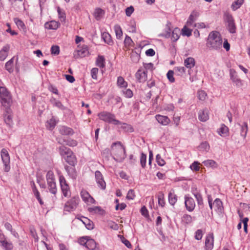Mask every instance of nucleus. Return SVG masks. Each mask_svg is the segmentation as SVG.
Masks as SVG:
<instances>
[{
  "instance_id": "f257e3e1",
  "label": "nucleus",
  "mask_w": 250,
  "mask_h": 250,
  "mask_svg": "<svg viewBox=\"0 0 250 250\" xmlns=\"http://www.w3.org/2000/svg\"><path fill=\"white\" fill-rule=\"evenodd\" d=\"M111 155L117 162H122L126 157L125 147L121 142L113 143L111 146Z\"/></svg>"
},
{
  "instance_id": "f03ea898",
  "label": "nucleus",
  "mask_w": 250,
  "mask_h": 250,
  "mask_svg": "<svg viewBox=\"0 0 250 250\" xmlns=\"http://www.w3.org/2000/svg\"><path fill=\"white\" fill-rule=\"evenodd\" d=\"M210 50H219L222 46V39L220 34L216 31L211 32L208 36L207 43Z\"/></svg>"
},
{
  "instance_id": "7ed1b4c3",
  "label": "nucleus",
  "mask_w": 250,
  "mask_h": 250,
  "mask_svg": "<svg viewBox=\"0 0 250 250\" xmlns=\"http://www.w3.org/2000/svg\"><path fill=\"white\" fill-rule=\"evenodd\" d=\"M98 116L100 120L109 124H112L114 125L121 124L119 120L116 119L115 115L110 112L103 111L99 113Z\"/></svg>"
},
{
  "instance_id": "20e7f679",
  "label": "nucleus",
  "mask_w": 250,
  "mask_h": 250,
  "mask_svg": "<svg viewBox=\"0 0 250 250\" xmlns=\"http://www.w3.org/2000/svg\"><path fill=\"white\" fill-rule=\"evenodd\" d=\"M62 145L59 148L60 154L65 158L68 163L70 165L73 164L75 161V158L72 151L70 149L65 146L64 145Z\"/></svg>"
},
{
  "instance_id": "39448f33",
  "label": "nucleus",
  "mask_w": 250,
  "mask_h": 250,
  "mask_svg": "<svg viewBox=\"0 0 250 250\" xmlns=\"http://www.w3.org/2000/svg\"><path fill=\"white\" fill-rule=\"evenodd\" d=\"M0 98L1 104L3 106H9L11 101V96L4 86H0Z\"/></svg>"
},
{
  "instance_id": "423d86ee",
  "label": "nucleus",
  "mask_w": 250,
  "mask_h": 250,
  "mask_svg": "<svg viewBox=\"0 0 250 250\" xmlns=\"http://www.w3.org/2000/svg\"><path fill=\"white\" fill-rule=\"evenodd\" d=\"M0 155L4 167V170L5 172H8L10 169V156L7 149L2 148L0 152Z\"/></svg>"
},
{
  "instance_id": "0eeeda50",
  "label": "nucleus",
  "mask_w": 250,
  "mask_h": 250,
  "mask_svg": "<svg viewBox=\"0 0 250 250\" xmlns=\"http://www.w3.org/2000/svg\"><path fill=\"white\" fill-rule=\"evenodd\" d=\"M225 20L227 23V28L229 32L231 33H235L236 26L232 15L229 13L225 14Z\"/></svg>"
},
{
  "instance_id": "6e6552de",
  "label": "nucleus",
  "mask_w": 250,
  "mask_h": 250,
  "mask_svg": "<svg viewBox=\"0 0 250 250\" xmlns=\"http://www.w3.org/2000/svg\"><path fill=\"white\" fill-rule=\"evenodd\" d=\"M59 181L63 196L65 197L69 196L70 195V191L69 187L67 184L65 179L63 176L61 175L59 177Z\"/></svg>"
},
{
  "instance_id": "1a4fd4ad",
  "label": "nucleus",
  "mask_w": 250,
  "mask_h": 250,
  "mask_svg": "<svg viewBox=\"0 0 250 250\" xmlns=\"http://www.w3.org/2000/svg\"><path fill=\"white\" fill-rule=\"evenodd\" d=\"M199 15L200 13L199 11L197 10L192 11L187 21V25L189 27L193 28L196 27V24L195 22L197 20Z\"/></svg>"
},
{
  "instance_id": "9d476101",
  "label": "nucleus",
  "mask_w": 250,
  "mask_h": 250,
  "mask_svg": "<svg viewBox=\"0 0 250 250\" xmlns=\"http://www.w3.org/2000/svg\"><path fill=\"white\" fill-rule=\"evenodd\" d=\"M79 204V198L74 197L67 201L64 206V209L67 211H71L74 210Z\"/></svg>"
},
{
  "instance_id": "9b49d317",
  "label": "nucleus",
  "mask_w": 250,
  "mask_h": 250,
  "mask_svg": "<svg viewBox=\"0 0 250 250\" xmlns=\"http://www.w3.org/2000/svg\"><path fill=\"white\" fill-rule=\"evenodd\" d=\"M78 49L74 53V57L83 58L88 55L89 51L87 45H83L82 46H78Z\"/></svg>"
},
{
  "instance_id": "f8f14e48",
  "label": "nucleus",
  "mask_w": 250,
  "mask_h": 250,
  "mask_svg": "<svg viewBox=\"0 0 250 250\" xmlns=\"http://www.w3.org/2000/svg\"><path fill=\"white\" fill-rule=\"evenodd\" d=\"M184 199L186 209L189 212L192 211L195 207L194 199L188 194L185 195Z\"/></svg>"
},
{
  "instance_id": "ddd939ff",
  "label": "nucleus",
  "mask_w": 250,
  "mask_h": 250,
  "mask_svg": "<svg viewBox=\"0 0 250 250\" xmlns=\"http://www.w3.org/2000/svg\"><path fill=\"white\" fill-rule=\"evenodd\" d=\"M5 109L3 113L4 121L5 124L11 127L13 125L12 116L11 114V110L9 106H5Z\"/></svg>"
},
{
  "instance_id": "4468645a",
  "label": "nucleus",
  "mask_w": 250,
  "mask_h": 250,
  "mask_svg": "<svg viewBox=\"0 0 250 250\" xmlns=\"http://www.w3.org/2000/svg\"><path fill=\"white\" fill-rule=\"evenodd\" d=\"M81 196L83 201L87 205L95 204V200L86 190L83 189L81 192Z\"/></svg>"
},
{
  "instance_id": "2eb2a0df",
  "label": "nucleus",
  "mask_w": 250,
  "mask_h": 250,
  "mask_svg": "<svg viewBox=\"0 0 250 250\" xmlns=\"http://www.w3.org/2000/svg\"><path fill=\"white\" fill-rule=\"evenodd\" d=\"M147 71H145L143 67H141L136 73V78L140 83H144L147 80Z\"/></svg>"
},
{
  "instance_id": "dca6fc26",
  "label": "nucleus",
  "mask_w": 250,
  "mask_h": 250,
  "mask_svg": "<svg viewBox=\"0 0 250 250\" xmlns=\"http://www.w3.org/2000/svg\"><path fill=\"white\" fill-rule=\"evenodd\" d=\"M95 176L96 182L99 187L102 189H104L106 188V184L103 179L101 172L99 170L96 171Z\"/></svg>"
},
{
  "instance_id": "f3484780",
  "label": "nucleus",
  "mask_w": 250,
  "mask_h": 250,
  "mask_svg": "<svg viewBox=\"0 0 250 250\" xmlns=\"http://www.w3.org/2000/svg\"><path fill=\"white\" fill-rule=\"evenodd\" d=\"M214 238L212 234H208L205 243V250H212L213 248Z\"/></svg>"
},
{
  "instance_id": "a211bd4d",
  "label": "nucleus",
  "mask_w": 250,
  "mask_h": 250,
  "mask_svg": "<svg viewBox=\"0 0 250 250\" xmlns=\"http://www.w3.org/2000/svg\"><path fill=\"white\" fill-rule=\"evenodd\" d=\"M229 74L231 80L237 86L240 87L242 85V81L239 78H238L235 70L233 69H230Z\"/></svg>"
},
{
  "instance_id": "6ab92c4d",
  "label": "nucleus",
  "mask_w": 250,
  "mask_h": 250,
  "mask_svg": "<svg viewBox=\"0 0 250 250\" xmlns=\"http://www.w3.org/2000/svg\"><path fill=\"white\" fill-rule=\"evenodd\" d=\"M58 143L60 145H65L69 146H75L77 145V142L71 139L67 140L62 139L59 138H57Z\"/></svg>"
},
{
  "instance_id": "aec40b11",
  "label": "nucleus",
  "mask_w": 250,
  "mask_h": 250,
  "mask_svg": "<svg viewBox=\"0 0 250 250\" xmlns=\"http://www.w3.org/2000/svg\"><path fill=\"white\" fill-rule=\"evenodd\" d=\"M76 218L80 220L85 226L86 229L89 230L92 229L93 228V224L92 221H91L87 218L85 217L84 216H79L76 217Z\"/></svg>"
},
{
  "instance_id": "412c9836",
  "label": "nucleus",
  "mask_w": 250,
  "mask_h": 250,
  "mask_svg": "<svg viewBox=\"0 0 250 250\" xmlns=\"http://www.w3.org/2000/svg\"><path fill=\"white\" fill-rule=\"evenodd\" d=\"M155 118L158 122L163 125H167L170 122V119L166 116L158 114L155 116Z\"/></svg>"
},
{
  "instance_id": "4be33fe9",
  "label": "nucleus",
  "mask_w": 250,
  "mask_h": 250,
  "mask_svg": "<svg viewBox=\"0 0 250 250\" xmlns=\"http://www.w3.org/2000/svg\"><path fill=\"white\" fill-rule=\"evenodd\" d=\"M213 208L217 213H222L223 211V203L221 200L216 198L213 202Z\"/></svg>"
},
{
  "instance_id": "5701e85b",
  "label": "nucleus",
  "mask_w": 250,
  "mask_h": 250,
  "mask_svg": "<svg viewBox=\"0 0 250 250\" xmlns=\"http://www.w3.org/2000/svg\"><path fill=\"white\" fill-rule=\"evenodd\" d=\"M237 125L240 129V135L245 138L248 130V124L246 122H243L242 124L237 123Z\"/></svg>"
},
{
  "instance_id": "b1692460",
  "label": "nucleus",
  "mask_w": 250,
  "mask_h": 250,
  "mask_svg": "<svg viewBox=\"0 0 250 250\" xmlns=\"http://www.w3.org/2000/svg\"><path fill=\"white\" fill-rule=\"evenodd\" d=\"M60 133L62 135H71L74 133L73 130L66 126H61L59 128Z\"/></svg>"
},
{
  "instance_id": "393cba45",
  "label": "nucleus",
  "mask_w": 250,
  "mask_h": 250,
  "mask_svg": "<svg viewBox=\"0 0 250 250\" xmlns=\"http://www.w3.org/2000/svg\"><path fill=\"white\" fill-rule=\"evenodd\" d=\"M198 119L201 122H206L209 119L208 112L207 109L199 111Z\"/></svg>"
},
{
  "instance_id": "a878e982",
  "label": "nucleus",
  "mask_w": 250,
  "mask_h": 250,
  "mask_svg": "<svg viewBox=\"0 0 250 250\" xmlns=\"http://www.w3.org/2000/svg\"><path fill=\"white\" fill-rule=\"evenodd\" d=\"M60 23L55 21L47 22L44 24L45 28L48 29L56 30L60 26Z\"/></svg>"
},
{
  "instance_id": "bb28decb",
  "label": "nucleus",
  "mask_w": 250,
  "mask_h": 250,
  "mask_svg": "<svg viewBox=\"0 0 250 250\" xmlns=\"http://www.w3.org/2000/svg\"><path fill=\"white\" fill-rule=\"evenodd\" d=\"M217 132L221 136L225 137L229 135V129L226 125L222 124L220 128H218Z\"/></svg>"
},
{
  "instance_id": "cd10ccee",
  "label": "nucleus",
  "mask_w": 250,
  "mask_h": 250,
  "mask_svg": "<svg viewBox=\"0 0 250 250\" xmlns=\"http://www.w3.org/2000/svg\"><path fill=\"white\" fill-rule=\"evenodd\" d=\"M168 202L169 203L172 205L174 206L175 203L177 201V196L175 194L174 191L173 189H171L168 193Z\"/></svg>"
},
{
  "instance_id": "c85d7f7f",
  "label": "nucleus",
  "mask_w": 250,
  "mask_h": 250,
  "mask_svg": "<svg viewBox=\"0 0 250 250\" xmlns=\"http://www.w3.org/2000/svg\"><path fill=\"white\" fill-rule=\"evenodd\" d=\"M58 122V120H57L54 117H52L46 122V126L48 129L51 130L55 127Z\"/></svg>"
},
{
  "instance_id": "c756f323",
  "label": "nucleus",
  "mask_w": 250,
  "mask_h": 250,
  "mask_svg": "<svg viewBox=\"0 0 250 250\" xmlns=\"http://www.w3.org/2000/svg\"><path fill=\"white\" fill-rule=\"evenodd\" d=\"M195 64V61L193 58L188 57L184 60V65L186 68L190 69Z\"/></svg>"
},
{
  "instance_id": "7c9ffc66",
  "label": "nucleus",
  "mask_w": 250,
  "mask_h": 250,
  "mask_svg": "<svg viewBox=\"0 0 250 250\" xmlns=\"http://www.w3.org/2000/svg\"><path fill=\"white\" fill-rule=\"evenodd\" d=\"M10 49V45L7 44L4 46L0 51V60L4 61L8 56V53Z\"/></svg>"
},
{
  "instance_id": "2f4dec72",
  "label": "nucleus",
  "mask_w": 250,
  "mask_h": 250,
  "mask_svg": "<svg viewBox=\"0 0 250 250\" xmlns=\"http://www.w3.org/2000/svg\"><path fill=\"white\" fill-rule=\"evenodd\" d=\"M88 211L91 214H98L99 215H103L104 213V210L99 206L89 208Z\"/></svg>"
},
{
  "instance_id": "473e14b6",
  "label": "nucleus",
  "mask_w": 250,
  "mask_h": 250,
  "mask_svg": "<svg viewBox=\"0 0 250 250\" xmlns=\"http://www.w3.org/2000/svg\"><path fill=\"white\" fill-rule=\"evenodd\" d=\"M203 164L206 167H211L212 168H216L218 167V164L215 161L210 159L203 161Z\"/></svg>"
},
{
  "instance_id": "72a5a7b5",
  "label": "nucleus",
  "mask_w": 250,
  "mask_h": 250,
  "mask_svg": "<svg viewBox=\"0 0 250 250\" xmlns=\"http://www.w3.org/2000/svg\"><path fill=\"white\" fill-rule=\"evenodd\" d=\"M117 85L119 88H126L128 86V83L123 77L119 76L117 78Z\"/></svg>"
},
{
  "instance_id": "f704fd0d",
  "label": "nucleus",
  "mask_w": 250,
  "mask_h": 250,
  "mask_svg": "<svg viewBox=\"0 0 250 250\" xmlns=\"http://www.w3.org/2000/svg\"><path fill=\"white\" fill-rule=\"evenodd\" d=\"M47 185L49 191L53 194H56L57 189L55 180L48 181Z\"/></svg>"
},
{
  "instance_id": "c9c22d12",
  "label": "nucleus",
  "mask_w": 250,
  "mask_h": 250,
  "mask_svg": "<svg viewBox=\"0 0 250 250\" xmlns=\"http://www.w3.org/2000/svg\"><path fill=\"white\" fill-rule=\"evenodd\" d=\"M105 59L103 56L99 55L96 61V64L100 68H104L105 67Z\"/></svg>"
},
{
  "instance_id": "e433bc0d",
  "label": "nucleus",
  "mask_w": 250,
  "mask_h": 250,
  "mask_svg": "<svg viewBox=\"0 0 250 250\" xmlns=\"http://www.w3.org/2000/svg\"><path fill=\"white\" fill-rule=\"evenodd\" d=\"M102 38L104 41L109 45L113 44V41L111 39L110 34L107 32H104L102 34Z\"/></svg>"
},
{
  "instance_id": "4c0bfd02",
  "label": "nucleus",
  "mask_w": 250,
  "mask_h": 250,
  "mask_svg": "<svg viewBox=\"0 0 250 250\" xmlns=\"http://www.w3.org/2000/svg\"><path fill=\"white\" fill-rule=\"evenodd\" d=\"M65 169L68 174L72 179H76L77 177V173L75 168L73 167L66 166Z\"/></svg>"
},
{
  "instance_id": "58836bf2",
  "label": "nucleus",
  "mask_w": 250,
  "mask_h": 250,
  "mask_svg": "<svg viewBox=\"0 0 250 250\" xmlns=\"http://www.w3.org/2000/svg\"><path fill=\"white\" fill-rule=\"evenodd\" d=\"M192 193L193 194V195L194 196V197H195L198 204L199 205H203V198H202L201 194L200 193H199L197 191H196V190H194L193 189H192Z\"/></svg>"
},
{
  "instance_id": "ea45409f",
  "label": "nucleus",
  "mask_w": 250,
  "mask_h": 250,
  "mask_svg": "<svg viewBox=\"0 0 250 250\" xmlns=\"http://www.w3.org/2000/svg\"><path fill=\"white\" fill-rule=\"evenodd\" d=\"M0 245L5 250H12L13 248V245L12 242L8 241L6 240L3 241Z\"/></svg>"
},
{
  "instance_id": "a19ab883",
  "label": "nucleus",
  "mask_w": 250,
  "mask_h": 250,
  "mask_svg": "<svg viewBox=\"0 0 250 250\" xmlns=\"http://www.w3.org/2000/svg\"><path fill=\"white\" fill-rule=\"evenodd\" d=\"M171 40L173 42H175L178 40L180 37V29L178 28H175L172 32L171 35Z\"/></svg>"
},
{
  "instance_id": "79ce46f5",
  "label": "nucleus",
  "mask_w": 250,
  "mask_h": 250,
  "mask_svg": "<svg viewBox=\"0 0 250 250\" xmlns=\"http://www.w3.org/2000/svg\"><path fill=\"white\" fill-rule=\"evenodd\" d=\"M114 29L118 39H121L123 36V32L121 26L118 24H116L114 27Z\"/></svg>"
},
{
  "instance_id": "37998d69",
  "label": "nucleus",
  "mask_w": 250,
  "mask_h": 250,
  "mask_svg": "<svg viewBox=\"0 0 250 250\" xmlns=\"http://www.w3.org/2000/svg\"><path fill=\"white\" fill-rule=\"evenodd\" d=\"M104 14V11L101 8H97L95 9L94 16L97 20H100Z\"/></svg>"
},
{
  "instance_id": "c03bdc74",
  "label": "nucleus",
  "mask_w": 250,
  "mask_h": 250,
  "mask_svg": "<svg viewBox=\"0 0 250 250\" xmlns=\"http://www.w3.org/2000/svg\"><path fill=\"white\" fill-rule=\"evenodd\" d=\"M244 0H236L234 1L231 6L232 9L233 11H235L238 8H239L243 4Z\"/></svg>"
},
{
  "instance_id": "a18cd8bd",
  "label": "nucleus",
  "mask_w": 250,
  "mask_h": 250,
  "mask_svg": "<svg viewBox=\"0 0 250 250\" xmlns=\"http://www.w3.org/2000/svg\"><path fill=\"white\" fill-rule=\"evenodd\" d=\"M14 21L20 29L25 30L26 29L25 25L23 22L18 18H15L14 19Z\"/></svg>"
},
{
  "instance_id": "49530a36",
  "label": "nucleus",
  "mask_w": 250,
  "mask_h": 250,
  "mask_svg": "<svg viewBox=\"0 0 250 250\" xmlns=\"http://www.w3.org/2000/svg\"><path fill=\"white\" fill-rule=\"evenodd\" d=\"M13 62L14 59L12 58L9 61H8L5 63V69L9 72L12 73L13 71Z\"/></svg>"
},
{
  "instance_id": "de8ad7c7",
  "label": "nucleus",
  "mask_w": 250,
  "mask_h": 250,
  "mask_svg": "<svg viewBox=\"0 0 250 250\" xmlns=\"http://www.w3.org/2000/svg\"><path fill=\"white\" fill-rule=\"evenodd\" d=\"M189 27L187 25V24L184 26L183 28L182 29V34L183 36H186L187 37H189L191 35V33L192 31V29H190L188 28Z\"/></svg>"
},
{
  "instance_id": "09e8293b",
  "label": "nucleus",
  "mask_w": 250,
  "mask_h": 250,
  "mask_svg": "<svg viewBox=\"0 0 250 250\" xmlns=\"http://www.w3.org/2000/svg\"><path fill=\"white\" fill-rule=\"evenodd\" d=\"M85 247L89 250H94L96 247V242L93 239H89Z\"/></svg>"
},
{
  "instance_id": "8fccbe9b",
  "label": "nucleus",
  "mask_w": 250,
  "mask_h": 250,
  "mask_svg": "<svg viewBox=\"0 0 250 250\" xmlns=\"http://www.w3.org/2000/svg\"><path fill=\"white\" fill-rule=\"evenodd\" d=\"M50 101L54 106L57 107L59 109H63L64 106L62 104L61 102L57 100L56 99L53 98L51 99Z\"/></svg>"
},
{
  "instance_id": "3c124183",
  "label": "nucleus",
  "mask_w": 250,
  "mask_h": 250,
  "mask_svg": "<svg viewBox=\"0 0 250 250\" xmlns=\"http://www.w3.org/2000/svg\"><path fill=\"white\" fill-rule=\"evenodd\" d=\"M174 70L179 76H183L186 72V68L184 66L176 67Z\"/></svg>"
},
{
  "instance_id": "603ef678",
  "label": "nucleus",
  "mask_w": 250,
  "mask_h": 250,
  "mask_svg": "<svg viewBox=\"0 0 250 250\" xmlns=\"http://www.w3.org/2000/svg\"><path fill=\"white\" fill-rule=\"evenodd\" d=\"M182 222L185 224H188L192 222V218L191 215L188 214H185L182 218Z\"/></svg>"
},
{
  "instance_id": "864d4df0",
  "label": "nucleus",
  "mask_w": 250,
  "mask_h": 250,
  "mask_svg": "<svg viewBox=\"0 0 250 250\" xmlns=\"http://www.w3.org/2000/svg\"><path fill=\"white\" fill-rule=\"evenodd\" d=\"M57 12L58 13L59 18L61 21H64L65 19V14L63 10L61 9L59 7L57 8Z\"/></svg>"
},
{
  "instance_id": "5fc2aeb1",
  "label": "nucleus",
  "mask_w": 250,
  "mask_h": 250,
  "mask_svg": "<svg viewBox=\"0 0 250 250\" xmlns=\"http://www.w3.org/2000/svg\"><path fill=\"white\" fill-rule=\"evenodd\" d=\"M124 44L126 48H129L132 45L133 41L130 37L126 36L124 41Z\"/></svg>"
},
{
  "instance_id": "6e6d98bb",
  "label": "nucleus",
  "mask_w": 250,
  "mask_h": 250,
  "mask_svg": "<svg viewBox=\"0 0 250 250\" xmlns=\"http://www.w3.org/2000/svg\"><path fill=\"white\" fill-rule=\"evenodd\" d=\"M122 92L125 97L127 98H130L133 96V92L130 89L124 88V89L122 90Z\"/></svg>"
},
{
  "instance_id": "4d7b16f0",
  "label": "nucleus",
  "mask_w": 250,
  "mask_h": 250,
  "mask_svg": "<svg viewBox=\"0 0 250 250\" xmlns=\"http://www.w3.org/2000/svg\"><path fill=\"white\" fill-rule=\"evenodd\" d=\"M199 148L202 151L208 152L209 149V146L207 142H204L200 144Z\"/></svg>"
},
{
  "instance_id": "13d9d810",
  "label": "nucleus",
  "mask_w": 250,
  "mask_h": 250,
  "mask_svg": "<svg viewBox=\"0 0 250 250\" xmlns=\"http://www.w3.org/2000/svg\"><path fill=\"white\" fill-rule=\"evenodd\" d=\"M111 154V151H110L108 148L104 149L102 152V155L103 158L106 160H108L110 155Z\"/></svg>"
},
{
  "instance_id": "bf43d9fd",
  "label": "nucleus",
  "mask_w": 250,
  "mask_h": 250,
  "mask_svg": "<svg viewBox=\"0 0 250 250\" xmlns=\"http://www.w3.org/2000/svg\"><path fill=\"white\" fill-rule=\"evenodd\" d=\"M121 127L124 129L125 131L132 132L133 131V128L132 126L130 125L127 124L126 123H123L122 124Z\"/></svg>"
},
{
  "instance_id": "052dcab7",
  "label": "nucleus",
  "mask_w": 250,
  "mask_h": 250,
  "mask_svg": "<svg viewBox=\"0 0 250 250\" xmlns=\"http://www.w3.org/2000/svg\"><path fill=\"white\" fill-rule=\"evenodd\" d=\"M146 155L142 153L140 157V163L142 167L144 168L146 166Z\"/></svg>"
},
{
  "instance_id": "680f3d73",
  "label": "nucleus",
  "mask_w": 250,
  "mask_h": 250,
  "mask_svg": "<svg viewBox=\"0 0 250 250\" xmlns=\"http://www.w3.org/2000/svg\"><path fill=\"white\" fill-rule=\"evenodd\" d=\"M153 64L151 62L149 63H143V69L145 70V71H152L154 69L153 68Z\"/></svg>"
},
{
  "instance_id": "e2e57ef3",
  "label": "nucleus",
  "mask_w": 250,
  "mask_h": 250,
  "mask_svg": "<svg viewBox=\"0 0 250 250\" xmlns=\"http://www.w3.org/2000/svg\"><path fill=\"white\" fill-rule=\"evenodd\" d=\"M156 160L157 164L160 166H163L165 165V161L162 158L160 154H157L156 157Z\"/></svg>"
},
{
  "instance_id": "0e129e2a",
  "label": "nucleus",
  "mask_w": 250,
  "mask_h": 250,
  "mask_svg": "<svg viewBox=\"0 0 250 250\" xmlns=\"http://www.w3.org/2000/svg\"><path fill=\"white\" fill-rule=\"evenodd\" d=\"M207 95L204 90H199L198 92V97L199 100L204 101L206 99Z\"/></svg>"
},
{
  "instance_id": "69168bd1",
  "label": "nucleus",
  "mask_w": 250,
  "mask_h": 250,
  "mask_svg": "<svg viewBox=\"0 0 250 250\" xmlns=\"http://www.w3.org/2000/svg\"><path fill=\"white\" fill-rule=\"evenodd\" d=\"M51 52L52 55H58L60 53L59 47L57 45H53L51 48Z\"/></svg>"
},
{
  "instance_id": "338daca9",
  "label": "nucleus",
  "mask_w": 250,
  "mask_h": 250,
  "mask_svg": "<svg viewBox=\"0 0 250 250\" xmlns=\"http://www.w3.org/2000/svg\"><path fill=\"white\" fill-rule=\"evenodd\" d=\"M203 231L199 229L197 230L195 232V238L197 240H201L203 237Z\"/></svg>"
},
{
  "instance_id": "774afa93",
  "label": "nucleus",
  "mask_w": 250,
  "mask_h": 250,
  "mask_svg": "<svg viewBox=\"0 0 250 250\" xmlns=\"http://www.w3.org/2000/svg\"><path fill=\"white\" fill-rule=\"evenodd\" d=\"M46 178L47 182L55 180L54 173L52 171H49L47 172Z\"/></svg>"
}]
</instances>
